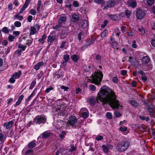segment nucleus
<instances>
[{
	"instance_id": "46",
	"label": "nucleus",
	"mask_w": 155,
	"mask_h": 155,
	"mask_svg": "<svg viewBox=\"0 0 155 155\" xmlns=\"http://www.w3.org/2000/svg\"><path fill=\"white\" fill-rule=\"evenodd\" d=\"M84 35V33L82 32H80L78 35V39L79 41L81 40V37L82 35Z\"/></svg>"
},
{
	"instance_id": "27",
	"label": "nucleus",
	"mask_w": 155,
	"mask_h": 155,
	"mask_svg": "<svg viewBox=\"0 0 155 155\" xmlns=\"http://www.w3.org/2000/svg\"><path fill=\"white\" fill-rule=\"evenodd\" d=\"M72 18L73 20L72 21L73 22H75L78 21L79 19V16L76 14H74L72 16Z\"/></svg>"
},
{
	"instance_id": "57",
	"label": "nucleus",
	"mask_w": 155,
	"mask_h": 155,
	"mask_svg": "<svg viewBox=\"0 0 155 155\" xmlns=\"http://www.w3.org/2000/svg\"><path fill=\"white\" fill-rule=\"evenodd\" d=\"M15 37L12 35H10L8 37V39L9 41L11 42L13 41Z\"/></svg>"
},
{
	"instance_id": "32",
	"label": "nucleus",
	"mask_w": 155,
	"mask_h": 155,
	"mask_svg": "<svg viewBox=\"0 0 155 155\" xmlns=\"http://www.w3.org/2000/svg\"><path fill=\"white\" fill-rule=\"evenodd\" d=\"M13 124L14 122L12 120L8 122L7 123V125H6V129H9L13 125Z\"/></svg>"
},
{
	"instance_id": "44",
	"label": "nucleus",
	"mask_w": 155,
	"mask_h": 155,
	"mask_svg": "<svg viewBox=\"0 0 155 155\" xmlns=\"http://www.w3.org/2000/svg\"><path fill=\"white\" fill-rule=\"evenodd\" d=\"M33 41V39L31 38L30 40H28L27 41L26 44L28 46H30L32 44Z\"/></svg>"
},
{
	"instance_id": "8",
	"label": "nucleus",
	"mask_w": 155,
	"mask_h": 155,
	"mask_svg": "<svg viewBox=\"0 0 155 155\" xmlns=\"http://www.w3.org/2000/svg\"><path fill=\"white\" fill-rule=\"evenodd\" d=\"M52 28L54 29L57 31H60L61 29L62 28L63 31L62 32V33L64 34L65 33V31H63L64 30L65 31H67L68 30V28L67 27H63V25L62 24L58 23V24H57L56 25L53 26Z\"/></svg>"
},
{
	"instance_id": "56",
	"label": "nucleus",
	"mask_w": 155,
	"mask_h": 155,
	"mask_svg": "<svg viewBox=\"0 0 155 155\" xmlns=\"http://www.w3.org/2000/svg\"><path fill=\"white\" fill-rule=\"evenodd\" d=\"M131 46L134 48H137V46L136 45V41H135L134 40L132 41Z\"/></svg>"
},
{
	"instance_id": "2",
	"label": "nucleus",
	"mask_w": 155,
	"mask_h": 155,
	"mask_svg": "<svg viewBox=\"0 0 155 155\" xmlns=\"http://www.w3.org/2000/svg\"><path fill=\"white\" fill-rule=\"evenodd\" d=\"M129 145V142L128 140H123L118 143L116 149L118 151L124 152L128 149Z\"/></svg>"
},
{
	"instance_id": "33",
	"label": "nucleus",
	"mask_w": 155,
	"mask_h": 155,
	"mask_svg": "<svg viewBox=\"0 0 155 155\" xmlns=\"http://www.w3.org/2000/svg\"><path fill=\"white\" fill-rule=\"evenodd\" d=\"M46 38V36L45 35L42 36L41 38L39 39L38 41L40 42L42 44L44 43V40Z\"/></svg>"
},
{
	"instance_id": "26",
	"label": "nucleus",
	"mask_w": 155,
	"mask_h": 155,
	"mask_svg": "<svg viewBox=\"0 0 155 155\" xmlns=\"http://www.w3.org/2000/svg\"><path fill=\"white\" fill-rule=\"evenodd\" d=\"M28 6V5L25 3L22 8H20V11L18 12V14L21 13L25 8L27 7Z\"/></svg>"
},
{
	"instance_id": "22",
	"label": "nucleus",
	"mask_w": 155,
	"mask_h": 155,
	"mask_svg": "<svg viewBox=\"0 0 155 155\" xmlns=\"http://www.w3.org/2000/svg\"><path fill=\"white\" fill-rule=\"evenodd\" d=\"M21 74V71L19 70L18 72H15L14 74L12 75V77L14 78L15 79H17L19 78Z\"/></svg>"
},
{
	"instance_id": "7",
	"label": "nucleus",
	"mask_w": 155,
	"mask_h": 155,
	"mask_svg": "<svg viewBox=\"0 0 155 155\" xmlns=\"http://www.w3.org/2000/svg\"><path fill=\"white\" fill-rule=\"evenodd\" d=\"M136 14L137 18L139 19H142L144 17L145 13L143 11L139 9L137 10Z\"/></svg>"
},
{
	"instance_id": "18",
	"label": "nucleus",
	"mask_w": 155,
	"mask_h": 155,
	"mask_svg": "<svg viewBox=\"0 0 155 155\" xmlns=\"http://www.w3.org/2000/svg\"><path fill=\"white\" fill-rule=\"evenodd\" d=\"M128 4L132 8H135L137 5V3L135 1L130 0L127 1Z\"/></svg>"
},
{
	"instance_id": "59",
	"label": "nucleus",
	"mask_w": 155,
	"mask_h": 155,
	"mask_svg": "<svg viewBox=\"0 0 155 155\" xmlns=\"http://www.w3.org/2000/svg\"><path fill=\"white\" fill-rule=\"evenodd\" d=\"M30 13L33 15H35L36 14V12L35 10L31 9L30 10Z\"/></svg>"
},
{
	"instance_id": "4",
	"label": "nucleus",
	"mask_w": 155,
	"mask_h": 155,
	"mask_svg": "<svg viewBox=\"0 0 155 155\" xmlns=\"http://www.w3.org/2000/svg\"><path fill=\"white\" fill-rule=\"evenodd\" d=\"M78 120L74 116H72L70 117L68 121L69 124L76 129H78L81 127V126L78 125L77 122Z\"/></svg>"
},
{
	"instance_id": "25",
	"label": "nucleus",
	"mask_w": 155,
	"mask_h": 155,
	"mask_svg": "<svg viewBox=\"0 0 155 155\" xmlns=\"http://www.w3.org/2000/svg\"><path fill=\"white\" fill-rule=\"evenodd\" d=\"M18 47V48L20 49V52L21 51H25L27 47L26 45H23L21 44H19Z\"/></svg>"
},
{
	"instance_id": "23",
	"label": "nucleus",
	"mask_w": 155,
	"mask_h": 155,
	"mask_svg": "<svg viewBox=\"0 0 155 155\" xmlns=\"http://www.w3.org/2000/svg\"><path fill=\"white\" fill-rule=\"evenodd\" d=\"M56 39V37L54 36H49L48 37L47 41L48 42L51 43L54 41Z\"/></svg>"
},
{
	"instance_id": "11",
	"label": "nucleus",
	"mask_w": 155,
	"mask_h": 155,
	"mask_svg": "<svg viewBox=\"0 0 155 155\" xmlns=\"http://www.w3.org/2000/svg\"><path fill=\"white\" fill-rule=\"evenodd\" d=\"M53 75L54 78L56 79L61 78L63 77V75L62 72L60 71H58L56 72Z\"/></svg>"
},
{
	"instance_id": "41",
	"label": "nucleus",
	"mask_w": 155,
	"mask_h": 155,
	"mask_svg": "<svg viewBox=\"0 0 155 155\" xmlns=\"http://www.w3.org/2000/svg\"><path fill=\"white\" fill-rule=\"evenodd\" d=\"M154 0H147V1L148 5L149 6H151L154 3Z\"/></svg>"
},
{
	"instance_id": "49",
	"label": "nucleus",
	"mask_w": 155,
	"mask_h": 155,
	"mask_svg": "<svg viewBox=\"0 0 155 155\" xmlns=\"http://www.w3.org/2000/svg\"><path fill=\"white\" fill-rule=\"evenodd\" d=\"M114 114L115 117H119L122 115V114L119 112L116 111L114 113Z\"/></svg>"
},
{
	"instance_id": "43",
	"label": "nucleus",
	"mask_w": 155,
	"mask_h": 155,
	"mask_svg": "<svg viewBox=\"0 0 155 155\" xmlns=\"http://www.w3.org/2000/svg\"><path fill=\"white\" fill-rule=\"evenodd\" d=\"M125 15L127 18H129L131 14V12L130 11L126 10L125 12Z\"/></svg>"
},
{
	"instance_id": "47",
	"label": "nucleus",
	"mask_w": 155,
	"mask_h": 155,
	"mask_svg": "<svg viewBox=\"0 0 155 155\" xmlns=\"http://www.w3.org/2000/svg\"><path fill=\"white\" fill-rule=\"evenodd\" d=\"M41 5V2L39 0L38 1L37 6V10L38 11H39Z\"/></svg>"
},
{
	"instance_id": "53",
	"label": "nucleus",
	"mask_w": 155,
	"mask_h": 155,
	"mask_svg": "<svg viewBox=\"0 0 155 155\" xmlns=\"http://www.w3.org/2000/svg\"><path fill=\"white\" fill-rule=\"evenodd\" d=\"M72 5L71 4H70L69 5H65V7L68 8V9L71 11L72 10Z\"/></svg>"
},
{
	"instance_id": "17",
	"label": "nucleus",
	"mask_w": 155,
	"mask_h": 155,
	"mask_svg": "<svg viewBox=\"0 0 155 155\" xmlns=\"http://www.w3.org/2000/svg\"><path fill=\"white\" fill-rule=\"evenodd\" d=\"M44 64V63L43 61L40 62L34 67V68L36 70H38Z\"/></svg>"
},
{
	"instance_id": "6",
	"label": "nucleus",
	"mask_w": 155,
	"mask_h": 155,
	"mask_svg": "<svg viewBox=\"0 0 155 155\" xmlns=\"http://www.w3.org/2000/svg\"><path fill=\"white\" fill-rule=\"evenodd\" d=\"M66 107L63 105H61L59 108H58L56 109L55 113L58 115L64 116L65 114V110Z\"/></svg>"
},
{
	"instance_id": "40",
	"label": "nucleus",
	"mask_w": 155,
	"mask_h": 155,
	"mask_svg": "<svg viewBox=\"0 0 155 155\" xmlns=\"http://www.w3.org/2000/svg\"><path fill=\"white\" fill-rule=\"evenodd\" d=\"M2 31L3 32L6 34H8L9 32L8 29L6 27H4L2 29Z\"/></svg>"
},
{
	"instance_id": "62",
	"label": "nucleus",
	"mask_w": 155,
	"mask_h": 155,
	"mask_svg": "<svg viewBox=\"0 0 155 155\" xmlns=\"http://www.w3.org/2000/svg\"><path fill=\"white\" fill-rule=\"evenodd\" d=\"M103 139V137L101 135H97L96 138V140L98 141L101 140Z\"/></svg>"
},
{
	"instance_id": "35",
	"label": "nucleus",
	"mask_w": 155,
	"mask_h": 155,
	"mask_svg": "<svg viewBox=\"0 0 155 155\" xmlns=\"http://www.w3.org/2000/svg\"><path fill=\"white\" fill-rule=\"evenodd\" d=\"M132 105L134 106L135 107H137L138 106V104L134 100H131L129 102Z\"/></svg>"
},
{
	"instance_id": "5",
	"label": "nucleus",
	"mask_w": 155,
	"mask_h": 155,
	"mask_svg": "<svg viewBox=\"0 0 155 155\" xmlns=\"http://www.w3.org/2000/svg\"><path fill=\"white\" fill-rule=\"evenodd\" d=\"M46 120V117L44 115H38L34 120V122L36 124L44 123Z\"/></svg>"
},
{
	"instance_id": "12",
	"label": "nucleus",
	"mask_w": 155,
	"mask_h": 155,
	"mask_svg": "<svg viewBox=\"0 0 155 155\" xmlns=\"http://www.w3.org/2000/svg\"><path fill=\"white\" fill-rule=\"evenodd\" d=\"M148 111L149 112V114L151 117H153L154 110L155 108V106L152 104L150 105L148 107Z\"/></svg>"
},
{
	"instance_id": "10",
	"label": "nucleus",
	"mask_w": 155,
	"mask_h": 155,
	"mask_svg": "<svg viewBox=\"0 0 155 155\" xmlns=\"http://www.w3.org/2000/svg\"><path fill=\"white\" fill-rule=\"evenodd\" d=\"M80 112L84 118H86L88 117L89 112L86 108L84 107L81 108L80 111Z\"/></svg>"
},
{
	"instance_id": "51",
	"label": "nucleus",
	"mask_w": 155,
	"mask_h": 155,
	"mask_svg": "<svg viewBox=\"0 0 155 155\" xmlns=\"http://www.w3.org/2000/svg\"><path fill=\"white\" fill-rule=\"evenodd\" d=\"M95 58L96 60L99 61H101V57L100 55L97 54L96 55Z\"/></svg>"
},
{
	"instance_id": "29",
	"label": "nucleus",
	"mask_w": 155,
	"mask_h": 155,
	"mask_svg": "<svg viewBox=\"0 0 155 155\" xmlns=\"http://www.w3.org/2000/svg\"><path fill=\"white\" fill-rule=\"evenodd\" d=\"M19 14H18V13L16 14L14 16V17L15 19H18L20 21H21L22 20L23 18V17L22 16L19 15Z\"/></svg>"
},
{
	"instance_id": "50",
	"label": "nucleus",
	"mask_w": 155,
	"mask_h": 155,
	"mask_svg": "<svg viewBox=\"0 0 155 155\" xmlns=\"http://www.w3.org/2000/svg\"><path fill=\"white\" fill-rule=\"evenodd\" d=\"M112 47L114 49H117V43L116 41H114L112 43Z\"/></svg>"
},
{
	"instance_id": "19",
	"label": "nucleus",
	"mask_w": 155,
	"mask_h": 155,
	"mask_svg": "<svg viewBox=\"0 0 155 155\" xmlns=\"http://www.w3.org/2000/svg\"><path fill=\"white\" fill-rule=\"evenodd\" d=\"M42 138H45L49 137L50 136V133L49 131H46L41 134Z\"/></svg>"
},
{
	"instance_id": "37",
	"label": "nucleus",
	"mask_w": 155,
	"mask_h": 155,
	"mask_svg": "<svg viewBox=\"0 0 155 155\" xmlns=\"http://www.w3.org/2000/svg\"><path fill=\"white\" fill-rule=\"evenodd\" d=\"M102 150L105 153L108 152V149L107 147L105 145H103L102 147Z\"/></svg>"
},
{
	"instance_id": "13",
	"label": "nucleus",
	"mask_w": 155,
	"mask_h": 155,
	"mask_svg": "<svg viewBox=\"0 0 155 155\" xmlns=\"http://www.w3.org/2000/svg\"><path fill=\"white\" fill-rule=\"evenodd\" d=\"M66 18L67 17L65 15H61V16L58 19V23L62 24V25L63 24H64Z\"/></svg>"
},
{
	"instance_id": "16",
	"label": "nucleus",
	"mask_w": 155,
	"mask_h": 155,
	"mask_svg": "<svg viewBox=\"0 0 155 155\" xmlns=\"http://www.w3.org/2000/svg\"><path fill=\"white\" fill-rule=\"evenodd\" d=\"M36 140H33L31 142H30L28 145V147L29 148H32L35 147L36 146L35 143Z\"/></svg>"
},
{
	"instance_id": "28",
	"label": "nucleus",
	"mask_w": 155,
	"mask_h": 155,
	"mask_svg": "<svg viewBox=\"0 0 155 155\" xmlns=\"http://www.w3.org/2000/svg\"><path fill=\"white\" fill-rule=\"evenodd\" d=\"M36 32V28L34 27L31 26L30 27V35L35 34Z\"/></svg>"
},
{
	"instance_id": "3",
	"label": "nucleus",
	"mask_w": 155,
	"mask_h": 155,
	"mask_svg": "<svg viewBox=\"0 0 155 155\" xmlns=\"http://www.w3.org/2000/svg\"><path fill=\"white\" fill-rule=\"evenodd\" d=\"M92 83L98 86L100 84V82L102 80L103 74L101 71L95 72L94 75H92Z\"/></svg>"
},
{
	"instance_id": "64",
	"label": "nucleus",
	"mask_w": 155,
	"mask_h": 155,
	"mask_svg": "<svg viewBox=\"0 0 155 155\" xmlns=\"http://www.w3.org/2000/svg\"><path fill=\"white\" fill-rule=\"evenodd\" d=\"M152 28L155 30V23L153 21H152L151 23Z\"/></svg>"
},
{
	"instance_id": "58",
	"label": "nucleus",
	"mask_w": 155,
	"mask_h": 155,
	"mask_svg": "<svg viewBox=\"0 0 155 155\" xmlns=\"http://www.w3.org/2000/svg\"><path fill=\"white\" fill-rule=\"evenodd\" d=\"M44 73L43 71H42L40 72V73L38 74L37 75L38 78L40 79L41 77H42Z\"/></svg>"
},
{
	"instance_id": "45",
	"label": "nucleus",
	"mask_w": 155,
	"mask_h": 155,
	"mask_svg": "<svg viewBox=\"0 0 155 155\" xmlns=\"http://www.w3.org/2000/svg\"><path fill=\"white\" fill-rule=\"evenodd\" d=\"M73 5L74 7H78L79 6V4L76 1H74L73 2Z\"/></svg>"
},
{
	"instance_id": "9",
	"label": "nucleus",
	"mask_w": 155,
	"mask_h": 155,
	"mask_svg": "<svg viewBox=\"0 0 155 155\" xmlns=\"http://www.w3.org/2000/svg\"><path fill=\"white\" fill-rule=\"evenodd\" d=\"M115 0H110L106 2V5L104 7V9H107L109 8H112L115 5Z\"/></svg>"
},
{
	"instance_id": "20",
	"label": "nucleus",
	"mask_w": 155,
	"mask_h": 155,
	"mask_svg": "<svg viewBox=\"0 0 155 155\" xmlns=\"http://www.w3.org/2000/svg\"><path fill=\"white\" fill-rule=\"evenodd\" d=\"M24 97V95H20L18 98V101L16 102L15 104L14 105V107H16L19 105L21 103V101L23 99Z\"/></svg>"
},
{
	"instance_id": "24",
	"label": "nucleus",
	"mask_w": 155,
	"mask_h": 155,
	"mask_svg": "<svg viewBox=\"0 0 155 155\" xmlns=\"http://www.w3.org/2000/svg\"><path fill=\"white\" fill-rule=\"evenodd\" d=\"M71 59L75 62H77L80 58L79 56L76 54L71 56Z\"/></svg>"
},
{
	"instance_id": "31",
	"label": "nucleus",
	"mask_w": 155,
	"mask_h": 155,
	"mask_svg": "<svg viewBox=\"0 0 155 155\" xmlns=\"http://www.w3.org/2000/svg\"><path fill=\"white\" fill-rule=\"evenodd\" d=\"M108 34V31L107 30H104L101 34V36L102 38H104L106 37Z\"/></svg>"
},
{
	"instance_id": "63",
	"label": "nucleus",
	"mask_w": 155,
	"mask_h": 155,
	"mask_svg": "<svg viewBox=\"0 0 155 155\" xmlns=\"http://www.w3.org/2000/svg\"><path fill=\"white\" fill-rule=\"evenodd\" d=\"M118 78L116 77H115L113 78L112 79V81L115 83H117L118 82Z\"/></svg>"
},
{
	"instance_id": "38",
	"label": "nucleus",
	"mask_w": 155,
	"mask_h": 155,
	"mask_svg": "<svg viewBox=\"0 0 155 155\" xmlns=\"http://www.w3.org/2000/svg\"><path fill=\"white\" fill-rule=\"evenodd\" d=\"M35 89L33 91V92L31 93V94H30V95L28 97V98H27V101H30V100H31V98L33 97L35 95Z\"/></svg>"
},
{
	"instance_id": "14",
	"label": "nucleus",
	"mask_w": 155,
	"mask_h": 155,
	"mask_svg": "<svg viewBox=\"0 0 155 155\" xmlns=\"http://www.w3.org/2000/svg\"><path fill=\"white\" fill-rule=\"evenodd\" d=\"M94 39H89L86 43L84 44L83 46L82 47V48H84V47H87V46L92 44L94 43Z\"/></svg>"
},
{
	"instance_id": "15",
	"label": "nucleus",
	"mask_w": 155,
	"mask_h": 155,
	"mask_svg": "<svg viewBox=\"0 0 155 155\" xmlns=\"http://www.w3.org/2000/svg\"><path fill=\"white\" fill-rule=\"evenodd\" d=\"M150 60V58L148 56H145L142 58V63L145 64H147Z\"/></svg>"
},
{
	"instance_id": "48",
	"label": "nucleus",
	"mask_w": 155,
	"mask_h": 155,
	"mask_svg": "<svg viewBox=\"0 0 155 155\" xmlns=\"http://www.w3.org/2000/svg\"><path fill=\"white\" fill-rule=\"evenodd\" d=\"M15 26L17 27H19L21 26V23L19 21H16L14 22Z\"/></svg>"
},
{
	"instance_id": "34",
	"label": "nucleus",
	"mask_w": 155,
	"mask_h": 155,
	"mask_svg": "<svg viewBox=\"0 0 155 155\" xmlns=\"http://www.w3.org/2000/svg\"><path fill=\"white\" fill-rule=\"evenodd\" d=\"M66 135V132L64 131H62L61 133L59 134V137L61 139H63L65 137Z\"/></svg>"
},
{
	"instance_id": "39",
	"label": "nucleus",
	"mask_w": 155,
	"mask_h": 155,
	"mask_svg": "<svg viewBox=\"0 0 155 155\" xmlns=\"http://www.w3.org/2000/svg\"><path fill=\"white\" fill-rule=\"evenodd\" d=\"M33 150L32 149H30L27 150L25 153V155H31L33 153Z\"/></svg>"
},
{
	"instance_id": "61",
	"label": "nucleus",
	"mask_w": 155,
	"mask_h": 155,
	"mask_svg": "<svg viewBox=\"0 0 155 155\" xmlns=\"http://www.w3.org/2000/svg\"><path fill=\"white\" fill-rule=\"evenodd\" d=\"M127 130V127H124V128L120 127V130L122 132L126 131Z\"/></svg>"
},
{
	"instance_id": "42",
	"label": "nucleus",
	"mask_w": 155,
	"mask_h": 155,
	"mask_svg": "<svg viewBox=\"0 0 155 155\" xmlns=\"http://www.w3.org/2000/svg\"><path fill=\"white\" fill-rule=\"evenodd\" d=\"M69 58V55L68 54H66L64 55L63 59L64 61L68 62Z\"/></svg>"
},
{
	"instance_id": "60",
	"label": "nucleus",
	"mask_w": 155,
	"mask_h": 155,
	"mask_svg": "<svg viewBox=\"0 0 155 155\" xmlns=\"http://www.w3.org/2000/svg\"><path fill=\"white\" fill-rule=\"evenodd\" d=\"M36 82L35 79L33 80L32 82L30 87H33L35 86Z\"/></svg>"
},
{
	"instance_id": "52",
	"label": "nucleus",
	"mask_w": 155,
	"mask_h": 155,
	"mask_svg": "<svg viewBox=\"0 0 155 155\" xmlns=\"http://www.w3.org/2000/svg\"><path fill=\"white\" fill-rule=\"evenodd\" d=\"M106 117L110 119H111L112 118L111 114L110 112H107L106 113Z\"/></svg>"
},
{
	"instance_id": "1",
	"label": "nucleus",
	"mask_w": 155,
	"mask_h": 155,
	"mask_svg": "<svg viewBox=\"0 0 155 155\" xmlns=\"http://www.w3.org/2000/svg\"><path fill=\"white\" fill-rule=\"evenodd\" d=\"M115 93L109 88L103 89L101 88L97 97H90L87 99V102L90 104L94 105L99 101L108 103L113 109L119 108L120 104L116 99Z\"/></svg>"
},
{
	"instance_id": "21",
	"label": "nucleus",
	"mask_w": 155,
	"mask_h": 155,
	"mask_svg": "<svg viewBox=\"0 0 155 155\" xmlns=\"http://www.w3.org/2000/svg\"><path fill=\"white\" fill-rule=\"evenodd\" d=\"M108 16L113 21H116L118 18V16L117 15L109 14Z\"/></svg>"
},
{
	"instance_id": "30",
	"label": "nucleus",
	"mask_w": 155,
	"mask_h": 155,
	"mask_svg": "<svg viewBox=\"0 0 155 155\" xmlns=\"http://www.w3.org/2000/svg\"><path fill=\"white\" fill-rule=\"evenodd\" d=\"M138 33L140 35H143L145 34V30L142 27L138 28Z\"/></svg>"
},
{
	"instance_id": "54",
	"label": "nucleus",
	"mask_w": 155,
	"mask_h": 155,
	"mask_svg": "<svg viewBox=\"0 0 155 155\" xmlns=\"http://www.w3.org/2000/svg\"><path fill=\"white\" fill-rule=\"evenodd\" d=\"M90 84V83H85V86H84V87L85 86V87H87L88 86H89L90 87H95V86H94L93 85L91 84Z\"/></svg>"
},
{
	"instance_id": "36",
	"label": "nucleus",
	"mask_w": 155,
	"mask_h": 155,
	"mask_svg": "<svg viewBox=\"0 0 155 155\" xmlns=\"http://www.w3.org/2000/svg\"><path fill=\"white\" fill-rule=\"evenodd\" d=\"M94 2L99 4H103L105 3L104 0H94Z\"/></svg>"
},
{
	"instance_id": "55",
	"label": "nucleus",
	"mask_w": 155,
	"mask_h": 155,
	"mask_svg": "<svg viewBox=\"0 0 155 155\" xmlns=\"http://www.w3.org/2000/svg\"><path fill=\"white\" fill-rule=\"evenodd\" d=\"M66 43V41H62L61 44V45L60 46V48L61 49H63L65 45V44Z\"/></svg>"
}]
</instances>
